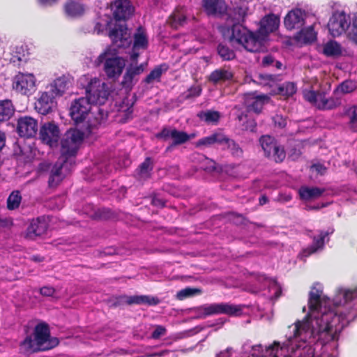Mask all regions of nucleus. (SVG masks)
<instances>
[{"label": "nucleus", "instance_id": "obj_20", "mask_svg": "<svg viewBox=\"0 0 357 357\" xmlns=\"http://www.w3.org/2000/svg\"><path fill=\"white\" fill-rule=\"evenodd\" d=\"M305 13L301 9L289 11L284 19V24L289 30L301 29L304 24Z\"/></svg>", "mask_w": 357, "mask_h": 357}, {"label": "nucleus", "instance_id": "obj_31", "mask_svg": "<svg viewBox=\"0 0 357 357\" xmlns=\"http://www.w3.org/2000/svg\"><path fill=\"white\" fill-rule=\"evenodd\" d=\"M224 134L220 132H214L209 136H206L198 139L196 142V146L208 147L215 144H222Z\"/></svg>", "mask_w": 357, "mask_h": 357}, {"label": "nucleus", "instance_id": "obj_30", "mask_svg": "<svg viewBox=\"0 0 357 357\" xmlns=\"http://www.w3.org/2000/svg\"><path fill=\"white\" fill-rule=\"evenodd\" d=\"M259 142L264 152V155L271 158L274 148L278 144L277 140L273 136L265 135L259 138Z\"/></svg>", "mask_w": 357, "mask_h": 357}, {"label": "nucleus", "instance_id": "obj_10", "mask_svg": "<svg viewBox=\"0 0 357 357\" xmlns=\"http://www.w3.org/2000/svg\"><path fill=\"white\" fill-rule=\"evenodd\" d=\"M252 356L258 357H291L289 354L288 345L279 341H273L272 344L264 349L261 344L252 347Z\"/></svg>", "mask_w": 357, "mask_h": 357}, {"label": "nucleus", "instance_id": "obj_34", "mask_svg": "<svg viewBox=\"0 0 357 357\" xmlns=\"http://www.w3.org/2000/svg\"><path fill=\"white\" fill-rule=\"evenodd\" d=\"M222 144L227 146V149L233 157L241 158L243 156V150L240 145L235 140L230 139L225 135H224Z\"/></svg>", "mask_w": 357, "mask_h": 357}, {"label": "nucleus", "instance_id": "obj_14", "mask_svg": "<svg viewBox=\"0 0 357 357\" xmlns=\"http://www.w3.org/2000/svg\"><path fill=\"white\" fill-rule=\"evenodd\" d=\"M60 137V129L54 121L45 122L40 126L38 138L43 144L51 147L56 146Z\"/></svg>", "mask_w": 357, "mask_h": 357}, {"label": "nucleus", "instance_id": "obj_13", "mask_svg": "<svg viewBox=\"0 0 357 357\" xmlns=\"http://www.w3.org/2000/svg\"><path fill=\"white\" fill-rule=\"evenodd\" d=\"M36 79L33 74L18 73L13 77V89L17 93L29 96L36 89Z\"/></svg>", "mask_w": 357, "mask_h": 357}, {"label": "nucleus", "instance_id": "obj_35", "mask_svg": "<svg viewBox=\"0 0 357 357\" xmlns=\"http://www.w3.org/2000/svg\"><path fill=\"white\" fill-rule=\"evenodd\" d=\"M197 116L207 124L217 125L220 119V113L214 110L200 111Z\"/></svg>", "mask_w": 357, "mask_h": 357}, {"label": "nucleus", "instance_id": "obj_49", "mask_svg": "<svg viewBox=\"0 0 357 357\" xmlns=\"http://www.w3.org/2000/svg\"><path fill=\"white\" fill-rule=\"evenodd\" d=\"M286 157V152L283 146L277 144L273 149V153L271 156L276 162H282Z\"/></svg>", "mask_w": 357, "mask_h": 357}, {"label": "nucleus", "instance_id": "obj_44", "mask_svg": "<svg viewBox=\"0 0 357 357\" xmlns=\"http://www.w3.org/2000/svg\"><path fill=\"white\" fill-rule=\"evenodd\" d=\"M22 201L20 192L18 190L13 191L7 199V208L9 210H15L20 206Z\"/></svg>", "mask_w": 357, "mask_h": 357}, {"label": "nucleus", "instance_id": "obj_25", "mask_svg": "<svg viewBox=\"0 0 357 357\" xmlns=\"http://www.w3.org/2000/svg\"><path fill=\"white\" fill-rule=\"evenodd\" d=\"M312 333L311 323L308 319L298 321L295 323L294 337H300L302 341L305 342L307 338L310 337Z\"/></svg>", "mask_w": 357, "mask_h": 357}, {"label": "nucleus", "instance_id": "obj_12", "mask_svg": "<svg viewBox=\"0 0 357 357\" xmlns=\"http://www.w3.org/2000/svg\"><path fill=\"white\" fill-rule=\"evenodd\" d=\"M92 104L84 98L74 100L70 107L69 115L75 125H78L86 120L92 111Z\"/></svg>", "mask_w": 357, "mask_h": 357}, {"label": "nucleus", "instance_id": "obj_61", "mask_svg": "<svg viewBox=\"0 0 357 357\" xmlns=\"http://www.w3.org/2000/svg\"><path fill=\"white\" fill-rule=\"evenodd\" d=\"M349 38L351 40L357 45V27H355L353 24L351 29L349 33Z\"/></svg>", "mask_w": 357, "mask_h": 357}, {"label": "nucleus", "instance_id": "obj_58", "mask_svg": "<svg viewBox=\"0 0 357 357\" xmlns=\"http://www.w3.org/2000/svg\"><path fill=\"white\" fill-rule=\"evenodd\" d=\"M55 289L52 287L45 286L40 289V293L44 296H52L54 295Z\"/></svg>", "mask_w": 357, "mask_h": 357}, {"label": "nucleus", "instance_id": "obj_63", "mask_svg": "<svg viewBox=\"0 0 357 357\" xmlns=\"http://www.w3.org/2000/svg\"><path fill=\"white\" fill-rule=\"evenodd\" d=\"M137 50H132V53L130 54V59L132 61L137 63L138 57L139 56V53L137 52Z\"/></svg>", "mask_w": 357, "mask_h": 357}, {"label": "nucleus", "instance_id": "obj_1", "mask_svg": "<svg viewBox=\"0 0 357 357\" xmlns=\"http://www.w3.org/2000/svg\"><path fill=\"white\" fill-rule=\"evenodd\" d=\"M321 290L312 287L309 293L308 308L311 312L320 310L321 316L316 318L317 333L319 339L328 343L338 340L349 319H354L357 313H352L351 310L347 312L340 309L326 310V305L331 301L328 298H321Z\"/></svg>", "mask_w": 357, "mask_h": 357}, {"label": "nucleus", "instance_id": "obj_6", "mask_svg": "<svg viewBox=\"0 0 357 357\" xmlns=\"http://www.w3.org/2000/svg\"><path fill=\"white\" fill-rule=\"evenodd\" d=\"M195 311L198 314L199 318L204 319L215 314L236 316L241 313L242 308L239 305L229 303H214L199 306L195 309Z\"/></svg>", "mask_w": 357, "mask_h": 357}, {"label": "nucleus", "instance_id": "obj_50", "mask_svg": "<svg viewBox=\"0 0 357 357\" xmlns=\"http://www.w3.org/2000/svg\"><path fill=\"white\" fill-rule=\"evenodd\" d=\"M350 129L357 132V106H353L349 109Z\"/></svg>", "mask_w": 357, "mask_h": 357}, {"label": "nucleus", "instance_id": "obj_53", "mask_svg": "<svg viewBox=\"0 0 357 357\" xmlns=\"http://www.w3.org/2000/svg\"><path fill=\"white\" fill-rule=\"evenodd\" d=\"M151 205L158 208H165L166 206V200L160 198L156 193H152L151 195Z\"/></svg>", "mask_w": 357, "mask_h": 357}, {"label": "nucleus", "instance_id": "obj_16", "mask_svg": "<svg viewBox=\"0 0 357 357\" xmlns=\"http://www.w3.org/2000/svg\"><path fill=\"white\" fill-rule=\"evenodd\" d=\"M38 130V120L32 116L24 115L17 121L16 132L20 137L29 139L34 137Z\"/></svg>", "mask_w": 357, "mask_h": 357}, {"label": "nucleus", "instance_id": "obj_42", "mask_svg": "<svg viewBox=\"0 0 357 357\" xmlns=\"http://www.w3.org/2000/svg\"><path fill=\"white\" fill-rule=\"evenodd\" d=\"M297 90L296 85L294 82H284L280 84L278 88V94L289 98L296 93Z\"/></svg>", "mask_w": 357, "mask_h": 357}, {"label": "nucleus", "instance_id": "obj_24", "mask_svg": "<svg viewBox=\"0 0 357 357\" xmlns=\"http://www.w3.org/2000/svg\"><path fill=\"white\" fill-rule=\"evenodd\" d=\"M153 162L151 158L146 157L135 172V176L139 181H146L151 177Z\"/></svg>", "mask_w": 357, "mask_h": 357}, {"label": "nucleus", "instance_id": "obj_47", "mask_svg": "<svg viewBox=\"0 0 357 357\" xmlns=\"http://www.w3.org/2000/svg\"><path fill=\"white\" fill-rule=\"evenodd\" d=\"M248 8L245 5L237 6L233 8L234 18L236 21L243 22L247 15Z\"/></svg>", "mask_w": 357, "mask_h": 357}, {"label": "nucleus", "instance_id": "obj_60", "mask_svg": "<svg viewBox=\"0 0 357 357\" xmlns=\"http://www.w3.org/2000/svg\"><path fill=\"white\" fill-rule=\"evenodd\" d=\"M275 63L274 57L271 55H266L262 59V65L264 67L273 65Z\"/></svg>", "mask_w": 357, "mask_h": 357}, {"label": "nucleus", "instance_id": "obj_2", "mask_svg": "<svg viewBox=\"0 0 357 357\" xmlns=\"http://www.w3.org/2000/svg\"><path fill=\"white\" fill-rule=\"evenodd\" d=\"M110 8L112 18L107 23L108 36L116 47H129L132 40L127 21L133 15L135 8L130 0H114Z\"/></svg>", "mask_w": 357, "mask_h": 357}, {"label": "nucleus", "instance_id": "obj_3", "mask_svg": "<svg viewBox=\"0 0 357 357\" xmlns=\"http://www.w3.org/2000/svg\"><path fill=\"white\" fill-rule=\"evenodd\" d=\"M59 344L56 337H52L48 324L40 321L36 324L33 333L26 335L20 343L21 351L25 354H31L45 351L56 347Z\"/></svg>", "mask_w": 357, "mask_h": 357}, {"label": "nucleus", "instance_id": "obj_15", "mask_svg": "<svg viewBox=\"0 0 357 357\" xmlns=\"http://www.w3.org/2000/svg\"><path fill=\"white\" fill-rule=\"evenodd\" d=\"M280 24V18L274 14H269L264 17L260 21V26L255 31L259 40L260 49L262 48L266 37L270 33L278 29Z\"/></svg>", "mask_w": 357, "mask_h": 357}, {"label": "nucleus", "instance_id": "obj_37", "mask_svg": "<svg viewBox=\"0 0 357 357\" xmlns=\"http://www.w3.org/2000/svg\"><path fill=\"white\" fill-rule=\"evenodd\" d=\"M186 15L183 8H176L169 17V22L172 27L178 29L186 22Z\"/></svg>", "mask_w": 357, "mask_h": 357}, {"label": "nucleus", "instance_id": "obj_27", "mask_svg": "<svg viewBox=\"0 0 357 357\" xmlns=\"http://www.w3.org/2000/svg\"><path fill=\"white\" fill-rule=\"evenodd\" d=\"M325 191L326 190L324 188L303 185L300 187L298 194L301 199L303 201H310L321 197Z\"/></svg>", "mask_w": 357, "mask_h": 357}, {"label": "nucleus", "instance_id": "obj_46", "mask_svg": "<svg viewBox=\"0 0 357 357\" xmlns=\"http://www.w3.org/2000/svg\"><path fill=\"white\" fill-rule=\"evenodd\" d=\"M202 290L198 288L186 287L178 291L176 293V298L179 301H183L186 298L194 296L195 295L200 294Z\"/></svg>", "mask_w": 357, "mask_h": 357}, {"label": "nucleus", "instance_id": "obj_9", "mask_svg": "<svg viewBox=\"0 0 357 357\" xmlns=\"http://www.w3.org/2000/svg\"><path fill=\"white\" fill-rule=\"evenodd\" d=\"M109 91L107 84L98 78H93L86 86V98L92 105H103L107 100Z\"/></svg>", "mask_w": 357, "mask_h": 357}, {"label": "nucleus", "instance_id": "obj_21", "mask_svg": "<svg viewBox=\"0 0 357 357\" xmlns=\"http://www.w3.org/2000/svg\"><path fill=\"white\" fill-rule=\"evenodd\" d=\"M202 6L208 15H223L227 6L222 0H203Z\"/></svg>", "mask_w": 357, "mask_h": 357}, {"label": "nucleus", "instance_id": "obj_22", "mask_svg": "<svg viewBox=\"0 0 357 357\" xmlns=\"http://www.w3.org/2000/svg\"><path fill=\"white\" fill-rule=\"evenodd\" d=\"M47 229V225L45 220L37 218L33 220L26 229V237L29 239H34L45 234Z\"/></svg>", "mask_w": 357, "mask_h": 357}, {"label": "nucleus", "instance_id": "obj_23", "mask_svg": "<svg viewBox=\"0 0 357 357\" xmlns=\"http://www.w3.org/2000/svg\"><path fill=\"white\" fill-rule=\"evenodd\" d=\"M234 77V73L229 68H220L212 71L208 78L209 82L214 85L219 83L225 82L231 80Z\"/></svg>", "mask_w": 357, "mask_h": 357}, {"label": "nucleus", "instance_id": "obj_36", "mask_svg": "<svg viewBox=\"0 0 357 357\" xmlns=\"http://www.w3.org/2000/svg\"><path fill=\"white\" fill-rule=\"evenodd\" d=\"M331 232L320 231L318 236L313 237L312 244L307 248L309 250V254H312L317 252L318 250L321 249L324 246L325 239L327 238L328 241V236Z\"/></svg>", "mask_w": 357, "mask_h": 357}, {"label": "nucleus", "instance_id": "obj_5", "mask_svg": "<svg viewBox=\"0 0 357 357\" xmlns=\"http://www.w3.org/2000/svg\"><path fill=\"white\" fill-rule=\"evenodd\" d=\"M230 40H235L241 45L246 50L251 52H259V40L255 32H252L245 26L238 23L234 24L231 29Z\"/></svg>", "mask_w": 357, "mask_h": 357}, {"label": "nucleus", "instance_id": "obj_28", "mask_svg": "<svg viewBox=\"0 0 357 357\" xmlns=\"http://www.w3.org/2000/svg\"><path fill=\"white\" fill-rule=\"evenodd\" d=\"M140 75V69L134 68L133 66L130 65L126 70L125 74L123 76L121 81V86L123 88L128 90H131L133 86L135 84V77Z\"/></svg>", "mask_w": 357, "mask_h": 357}, {"label": "nucleus", "instance_id": "obj_39", "mask_svg": "<svg viewBox=\"0 0 357 357\" xmlns=\"http://www.w3.org/2000/svg\"><path fill=\"white\" fill-rule=\"evenodd\" d=\"M323 53L326 56L337 57L342 54V49L336 41L330 40L324 45Z\"/></svg>", "mask_w": 357, "mask_h": 357}, {"label": "nucleus", "instance_id": "obj_62", "mask_svg": "<svg viewBox=\"0 0 357 357\" xmlns=\"http://www.w3.org/2000/svg\"><path fill=\"white\" fill-rule=\"evenodd\" d=\"M312 167L314 168L317 172L320 173L321 174H324L326 170L324 165L319 163L314 164L312 166Z\"/></svg>", "mask_w": 357, "mask_h": 357}, {"label": "nucleus", "instance_id": "obj_54", "mask_svg": "<svg viewBox=\"0 0 357 357\" xmlns=\"http://www.w3.org/2000/svg\"><path fill=\"white\" fill-rule=\"evenodd\" d=\"M166 328L161 325H156L154 331L151 333V337L154 340H158L160 337L164 336L166 334Z\"/></svg>", "mask_w": 357, "mask_h": 357}, {"label": "nucleus", "instance_id": "obj_55", "mask_svg": "<svg viewBox=\"0 0 357 357\" xmlns=\"http://www.w3.org/2000/svg\"><path fill=\"white\" fill-rule=\"evenodd\" d=\"M243 129L245 130L250 131L252 132H256L257 123L255 119H249L243 124Z\"/></svg>", "mask_w": 357, "mask_h": 357}, {"label": "nucleus", "instance_id": "obj_56", "mask_svg": "<svg viewBox=\"0 0 357 357\" xmlns=\"http://www.w3.org/2000/svg\"><path fill=\"white\" fill-rule=\"evenodd\" d=\"M273 121L275 126H278L280 128H283L287 125L286 119L284 118L282 115L276 114L273 117Z\"/></svg>", "mask_w": 357, "mask_h": 357}, {"label": "nucleus", "instance_id": "obj_51", "mask_svg": "<svg viewBox=\"0 0 357 357\" xmlns=\"http://www.w3.org/2000/svg\"><path fill=\"white\" fill-rule=\"evenodd\" d=\"M69 162H64L62 160H58L52 167L50 174L54 176H59L63 179L64 175L62 174V169L68 166Z\"/></svg>", "mask_w": 357, "mask_h": 357}, {"label": "nucleus", "instance_id": "obj_11", "mask_svg": "<svg viewBox=\"0 0 357 357\" xmlns=\"http://www.w3.org/2000/svg\"><path fill=\"white\" fill-rule=\"evenodd\" d=\"M155 137L156 139L165 142L172 139V143L166 148V151L168 152L171 151L174 146L185 144L193 135H190L186 132L178 130L176 128L164 127L160 132L155 135Z\"/></svg>", "mask_w": 357, "mask_h": 357}, {"label": "nucleus", "instance_id": "obj_8", "mask_svg": "<svg viewBox=\"0 0 357 357\" xmlns=\"http://www.w3.org/2000/svg\"><path fill=\"white\" fill-rule=\"evenodd\" d=\"M99 63H103V70L109 78H118L126 66V61L113 54L109 50L100 54L98 58Z\"/></svg>", "mask_w": 357, "mask_h": 357}, {"label": "nucleus", "instance_id": "obj_17", "mask_svg": "<svg viewBox=\"0 0 357 357\" xmlns=\"http://www.w3.org/2000/svg\"><path fill=\"white\" fill-rule=\"evenodd\" d=\"M160 301L157 296L150 295H135V296H121L116 298V301L114 303V306L118 307L122 304L141 305L146 304L149 306H155L160 303Z\"/></svg>", "mask_w": 357, "mask_h": 357}, {"label": "nucleus", "instance_id": "obj_43", "mask_svg": "<svg viewBox=\"0 0 357 357\" xmlns=\"http://www.w3.org/2000/svg\"><path fill=\"white\" fill-rule=\"evenodd\" d=\"M217 52L223 61H231L236 57V54L233 50L221 43L217 47Z\"/></svg>", "mask_w": 357, "mask_h": 357}, {"label": "nucleus", "instance_id": "obj_32", "mask_svg": "<svg viewBox=\"0 0 357 357\" xmlns=\"http://www.w3.org/2000/svg\"><path fill=\"white\" fill-rule=\"evenodd\" d=\"M168 67L165 63L156 66L144 79L143 82L149 84L154 82H160L162 73H165Z\"/></svg>", "mask_w": 357, "mask_h": 357}, {"label": "nucleus", "instance_id": "obj_19", "mask_svg": "<svg viewBox=\"0 0 357 357\" xmlns=\"http://www.w3.org/2000/svg\"><path fill=\"white\" fill-rule=\"evenodd\" d=\"M55 97L54 91H49L41 93L35 102V109L42 115L50 114L56 105Z\"/></svg>", "mask_w": 357, "mask_h": 357}, {"label": "nucleus", "instance_id": "obj_4", "mask_svg": "<svg viewBox=\"0 0 357 357\" xmlns=\"http://www.w3.org/2000/svg\"><path fill=\"white\" fill-rule=\"evenodd\" d=\"M83 140V133L77 130L68 132L61 142L59 160L75 164V158Z\"/></svg>", "mask_w": 357, "mask_h": 357}, {"label": "nucleus", "instance_id": "obj_18", "mask_svg": "<svg viewBox=\"0 0 357 357\" xmlns=\"http://www.w3.org/2000/svg\"><path fill=\"white\" fill-rule=\"evenodd\" d=\"M350 22L344 13L336 12L330 18L328 29L331 36L337 37L345 32Z\"/></svg>", "mask_w": 357, "mask_h": 357}, {"label": "nucleus", "instance_id": "obj_33", "mask_svg": "<svg viewBox=\"0 0 357 357\" xmlns=\"http://www.w3.org/2000/svg\"><path fill=\"white\" fill-rule=\"evenodd\" d=\"M15 113V107L10 100H0V122L9 120Z\"/></svg>", "mask_w": 357, "mask_h": 357}, {"label": "nucleus", "instance_id": "obj_45", "mask_svg": "<svg viewBox=\"0 0 357 357\" xmlns=\"http://www.w3.org/2000/svg\"><path fill=\"white\" fill-rule=\"evenodd\" d=\"M357 88L356 82L347 79L342 82L334 91V93H338L340 91L344 94L353 92Z\"/></svg>", "mask_w": 357, "mask_h": 357}, {"label": "nucleus", "instance_id": "obj_48", "mask_svg": "<svg viewBox=\"0 0 357 357\" xmlns=\"http://www.w3.org/2000/svg\"><path fill=\"white\" fill-rule=\"evenodd\" d=\"M202 88L199 86H192L181 95L183 100L197 98L201 95Z\"/></svg>", "mask_w": 357, "mask_h": 357}, {"label": "nucleus", "instance_id": "obj_40", "mask_svg": "<svg viewBox=\"0 0 357 357\" xmlns=\"http://www.w3.org/2000/svg\"><path fill=\"white\" fill-rule=\"evenodd\" d=\"M68 80L65 76L59 77L54 81L50 91H54L55 96H62L68 87Z\"/></svg>", "mask_w": 357, "mask_h": 357}, {"label": "nucleus", "instance_id": "obj_38", "mask_svg": "<svg viewBox=\"0 0 357 357\" xmlns=\"http://www.w3.org/2000/svg\"><path fill=\"white\" fill-rule=\"evenodd\" d=\"M298 40H303L305 43H312L317 39V33L312 26L305 29H301L296 36Z\"/></svg>", "mask_w": 357, "mask_h": 357}, {"label": "nucleus", "instance_id": "obj_52", "mask_svg": "<svg viewBox=\"0 0 357 357\" xmlns=\"http://www.w3.org/2000/svg\"><path fill=\"white\" fill-rule=\"evenodd\" d=\"M342 296L344 300V303L347 305H349V303L357 296V289L354 288L345 289L343 291Z\"/></svg>", "mask_w": 357, "mask_h": 357}, {"label": "nucleus", "instance_id": "obj_29", "mask_svg": "<svg viewBox=\"0 0 357 357\" xmlns=\"http://www.w3.org/2000/svg\"><path fill=\"white\" fill-rule=\"evenodd\" d=\"M133 50H146L149 46V40L145 29L139 26L133 36Z\"/></svg>", "mask_w": 357, "mask_h": 357}, {"label": "nucleus", "instance_id": "obj_7", "mask_svg": "<svg viewBox=\"0 0 357 357\" xmlns=\"http://www.w3.org/2000/svg\"><path fill=\"white\" fill-rule=\"evenodd\" d=\"M326 93L322 90L303 91L304 99L320 110L333 109L341 105L340 98L327 97Z\"/></svg>", "mask_w": 357, "mask_h": 357}, {"label": "nucleus", "instance_id": "obj_59", "mask_svg": "<svg viewBox=\"0 0 357 357\" xmlns=\"http://www.w3.org/2000/svg\"><path fill=\"white\" fill-rule=\"evenodd\" d=\"M110 211L107 209H100L97 212H96L95 215L96 218L98 219H107L109 217V214Z\"/></svg>", "mask_w": 357, "mask_h": 357}, {"label": "nucleus", "instance_id": "obj_57", "mask_svg": "<svg viewBox=\"0 0 357 357\" xmlns=\"http://www.w3.org/2000/svg\"><path fill=\"white\" fill-rule=\"evenodd\" d=\"M62 180L63 178L61 177L54 176L50 174L48 179V185L50 188H55L61 183Z\"/></svg>", "mask_w": 357, "mask_h": 357}, {"label": "nucleus", "instance_id": "obj_41", "mask_svg": "<svg viewBox=\"0 0 357 357\" xmlns=\"http://www.w3.org/2000/svg\"><path fill=\"white\" fill-rule=\"evenodd\" d=\"M65 10L68 15L75 17L82 15L84 8L81 3L74 1H70L66 3Z\"/></svg>", "mask_w": 357, "mask_h": 357}, {"label": "nucleus", "instance_id": "obj_64", "mask_svg": "<svg viewBox=\"0 0 357 357\" xmlns=\"http://www.w3.org/2000/svg\"><path fill=\"white\" fill-rule=\"evenodd\" d=\"M6 136L4 132L0 131V151L5 146Z\"/></svg>", "mask_w": 357, "mask_h": 357}, {"label": "nucleus", "instance_id": "obj_26", "mask_svg": "<svg viewBox=\"0 0 357 357\" xmlns=\"http://www.w3.org/2000/svg\"><path fill=\"white\" fill-rule=\"evenodd\" d=\"M269 100L267 95H259L253 96L247 100V109L257 114L261 113L264 105Z\"/></svg>", "mask_w": 357, "mask_h": 357}]
</instances>
